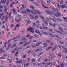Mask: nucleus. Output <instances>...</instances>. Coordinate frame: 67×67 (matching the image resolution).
<instances>
[{"mask_svg": "<svg viewBox=\"0 0 67 67\" xmlns=\"http://www.w3.org/2000/svg\"><path fill=\"white\" fill-rule=\"evenodd\" d=\"M33 27H30L29 29L27 28V31H30V32H31L32 34L34 33V29H33Z\"/></svg>", "mask_w": 67, "mask_h": 67, "instance_id": "nucleus-1", "label": "nucleus"}, {"mask_svg": "<svg viewBox=\"0 0 67 67\" xmlns=\"http://www.w3.org/2000/svg\"><path fill=\"white\" fill-rule=\"evenodd\" d=\"M46 12L47 14H51V15H52L53 14L54 15L56 16H56V15L55 14L54 12H52V13H51V12H50V11H49V10L48 9L46 10Z\"/></svg>", "mask_w": 67, "mask_h": 67, "instance_id": "nucleus-2", "label": "nucleus"}, {"mask_svg": "<svg viewBox=\"0 0 67 67\" xmlns=\"http://www.w3.org/2000/svg\"><path fill=\"white\" fill-rule=\"evenodd\" d=\"M26 11V12H23L22 11V10L21 11V12H22L23 13H25V14H26V15L28 14V13L26 12H28V13H30V12H31V10L29 9H27Z\"/></svg>", "mask_w": 67, "mask_h": 67, "instance_id": "nucleus-3", "label": "nucleus"}, {"mask_svg": "<svg viewBox=\"0 0 67 67\" xmlns=\"http://www.w3.org/2000/svg\"><path fill=\"white\" fill-rule=\"evenodd\" d=\"M57 5L58 8H59V7H61L62 8L64 9L66 7V5H62V6H61V5H59V4H58V3H57Z\"/></svg>", "mask_w": 67, "mask_h": 67, "instance_id": "nucleus-4", "label": "nucleus"}, {"mask_svg": "<svg viewBox=\"0 0 67 67\" xmlns=\"http://www.w3.org/2000/svg\"><path fill=\"white\" fill-rule=\"evenodd\" d=\"M49 19L50 18V19L47 18H46V19L47 21H48V22H51V20H53V19L52 18H51L50 17H49Z\"/></svg>", "mask_w": 67, "mask_h": 67, "instance_id": "nucleus-5", "label": "nucleus"}, {"mask_svg": "<svg viewBox=\"0 0 67 67\" xmlns=\"http://www.w3.org/2000/svg\"><path fill=\"white\" fill-rule=\"evenodd\" d=\"M35 14H39L40 15L41 14V13L40 12V11L37 10H36L35 11Z\"/></svg>", "mask_w": 67, "mask_h": 67, "instance_id": "nucleus-6", "label": "nucleus"}, {"mask_svg": "<svg viewBox=\"0 0 67 67\" xmlns=\"http://www.w3.org/2000/svg\"><path fill=\"white\" fill-rule=\"evenodd\" d=\"M40 1H41V2L42 3V5L43 7L44 8H47V7L46 8L45 7V4H44V3L43 2V0H40Z\"/></svg>", "mask_w": 67, "mask_h": 67, "instance_id": "nucleus-7", "label": "nucleus"}, {"mask_svg": "<svg viewBox=\"0 0 67 67\" xmlns=\"http://www.w3.org/2000/svg\"><path fill=\"white\" fill-rule=\"evenodd\" d=\"M7 55L5 54H4V56H3L2 58L3 59H5V58H7Z\"/></svg>", "mask_w": 67, "mask_h": 67, "instance_id": "nucleus-8", "label": "nucleus"}, {"mask_svg": "<svg viewBox=\"0 0 67 67\" xmlns=\"http://www.w3.org/2000/svg\"><path fill=\"white\" fill-rule=\"evenodd\" d=\"M42 45L43 46V47H45L46 46H48L47 44L45 42L43 43Z\"/></svg>", "mask_w": 67, "mask_h": 67, "instance_id": "nucleus-9", "label": "nucleus"}, {"mask_svg": "<svg viewBox=\"0 0 67 67\" xmlns=\"http://www.w3.org/2000/svg\"><path fill=\"white\" fill-rule=\"evenodd\" d=\"M20 61H18V62L17 61H16V63H17V64H18V63H20L21 64H22V60L21 59L20 60Z\"/></svg>", "mask_w": 67, "mask_h": 67, "instance_id": "nucleus-10", "label": "nucleus"}, {"mask_svg": "<svg viewBox=\"0 0 67 67\" xmlns=\"http://www.w3.org/2000/svg\"><path fill=\"white\" fill-rule=\"evenodd\" d=\"M41 44V42H39L37 44H36V46H39V45H40Z\"/></svg>", "mask_w": 67, "mask_h": 67, "instance_id": "nucleus-11", "label": "nucleus"}, {"mask_svg": "<svg viewBox=\"0 0 67 67\" xmlns=\"http://www.w3.org/2000/svg\"><path fill=\"white\" fill-rule=\"evenodd\" d=\"M33 3L34 4L36 5L37 6V7H40V5H38L37 4H36V2H33Z\"/></svg>", "mask_w": 67, "mask_h": 67, "instance_id": "nucleus-12", "label": "nucleus"}, {"mask_svg": "<svg viewBox=\"0 0 67 67\" xmlns=\"http://www.w3.org/2000/svg\"><path fill=\"white\" fill-rule=\"evenodd\" d=\"M9 2H10V1H9V0H8L7 1L6 4V5L7 6H8L9 3Z\"/></svg>", "mask_w": 67, "mask_h": 67, "instance_id": "nucleus-13", "label": "nucleus"}, {"mask_svg": "<svg viewBox=\"0 0 67 67\" xmlns=\"http://www.w3.org/2000/svg\"><path fill=\"white\" fill-rule=\"evenodd\" d=\"M34 36H35V37H39V36H38L36 34H34Z\"/></svg>", "mask_w": 67, "mask_h": 67, "instance_id": "nucleus-14", "label": "nucleus"}, {"mask_svg": "<svg viewBox=\"0 0 67 67\" xmlns=\"http://www.w3.org/2000/svg\"><path fill=\"white\" fill-rule=\"evenodd\" d=\"M11 11L13 12V13H15V12L16 11L14 9H11Z\"/></svg>", "mask_w": 67, "mask_h": 67, "instance_id": "nucleus-15", "label": "nucleus"}, {"mask_svg": "<svg viewBox=\"0 0 67 67\" xmlns=\"http://www.w3.org/2000/svg\"><path fill=\"white\" fill-rule=\"evenodd\" d=\"M35 32L36 33H37V34H39L40 33L39 31H38V30H35Z\"/></svg>", "mask_w": 67, "mask_h": 67, "instance_id": "nucleus-16", "label": "nucleus"}, {"mask_svg": "<svg viewBox=\"0 0 67 67\" xmlns=\"http://www.w3.org/2000/svg\"><path fill=\"white\" fill-rule=\"evenodd\" d=\"M31 23V21H30L27 20V23H26V24L28 25L29 23Z\"/></svg>", "mask_w": 67, "mask_h": 67, "instance_id": "nucleus-17", "label": "nucleus"}, {"mask_svg": "<svg viewBox=\"0 0 67 67\" xmlns=\"http://www.w3.org/2000/svg\"><path fill=\"white\" fill-rule=\"evenodd\" d=\"M26 45H28V43H27L24 44V45L23 46L24 47H25V46Z\"/></svg>", "mask_w": 67, "mask_h": 67, "instance_id": "nucleus-18", "label": "nucleus"}, {"mask_svg": "<svg viewBox=\"0 0 67 67\" xmlns=\"http://www.w3.org/2000/svg\"><path fill=\"white\" fill-rule=\"evenodd\" d=\"M48 34L49 35H51L52 37H54V36L52 34H51L49 32L48 33Z\"/></svg>", "mask_w": 67, "mask_h": 67, "instance_id": "nucleus-19", "label": "nucleus"}, {"mask_svg": "<svg viewBox=\"0 0 67 67\" xmlns=\"http://www.w3.org/2000/svg\"><path fill=\"white\" fill-rule=\"evenodd\" d=\"M27 36H26V37H27V38H28V37H30V35L29 34L27 33Z\"/></svg>", "mask_w": 67, "mask_h": 67, "instance_id": "nucleus-20", "label": "nucleus"}, {"mask_svg": "<svg viewBox=\"0 0 67 67\" xmlns=\"http://www.w3.org/2000/svg\"><path fill=\"white\" fill-rule=\"evenodd\" d=\"M31 12V13H32V14H35V13H34V12L33 11L31 10H30V12Z\"/></svg>", "mask_w": 67, "mask_h": 67, "instance_id": "nucleus-21", "label": "nucleus"}, {"mask_svg": "<svg viewBox=\"0 0 67 67\" xmlns=\"http://www.w3.org/2000/svg\"><path fill=\"white\" fill-rule=\"evenodd\" d=\"M49 31H50V32L51 33H55L54 32H52L53 31L51 29H50L49 30Z\"/></svg>", "mask_w": 67, "mask_h": 67, "instance_id": "nucleus-22", "label": "nucleus"}, {"mask_svg": "<svg viewBox=\"0 0 67 67\" xmlns=\"http://www.w3.org/2000/svg\"><path fill=\"white\" fill-rule=\"evenodd\" d=\"M40 17L42 18V19H43V20L44 21H45V20H44V18H43V17H42V16H40Z\"/></svg>", "mask_w": 67, "mask_h": 67, "instance_id": "nucleus-23", "label": "nucleus"}, {"mask_svg": "<svg viewBox=\"0 0 67 67\" xmlns=\"http://www.w3.org/2000/svg\"><path fill=\"white\" fill-rule=\"evenodd\" d=\"M59 30H61L62 31H63V29L60 27L59 28Z\"/></svg>", "mask_w": 67, "mask_h": 67, "instance_id": "nucleus-24", "label": "nucleus"}, {"mask_svg": "<svg viewBox=\"0 0 67 67\" xmlns=\"http://www.w3.org/2000/svg\"><path fill=\"white\" fill-rule=\"evenodd\" d=\"M46 42L47 43H49L51 42V41L49 40H47L46 41Z\"/></svg>", "mask_w": 67, "mask_h": 67, "instance_id": "nucleus-25", "label": "nucleus"}, {"mask_svg": "<svg viewBox=\"0 0 67 67\" xmlns=\"http://www.w3.org/2000/svg\"><path fill=\"white\" fill-rule=\"evenodd\" d=\"M13 4L11 3L10 5V7L12 8V7H13Z\"/></svg>", "mask_w": 67, "mask_h": 67, "instance_id": "nucleus-26", "label": "nucleus"}, {"mask_svg": "<svg viewBox=\"0 0 67 67\" xmlns=\"http://www.w3.org/2000/svg\"><path fill=\"white\" fill-rule=\"evenodd\" d=\"M30 47H31V46H28L26 48H25V49H28V48H30Z\"/></svg>", "mask_w": 67, "mask_h": 67, "instance_id": "nucleus-27", "label": "nucleus"}, {"mask_svg": "<svg viewBox=\"0 0 67 67\" xmlns=\"http://www.w3.org/2000/svg\"><path fill=\"white\" fill-rule=\"evenodd\" d=\"M54 35L56 37H58V38H59V39H61V38L59 37L57 35Z\"/></svg>", "mask_w": 67, "mask_h": 67, "instance_id": "nucleus-28", "label": "nucleus"}, {"mask_svg": "<svg viewBox=\"0 0 67 67\" xmlns=\"http://www.w3.org/2000/svg\"><path fill=\"white\" fill-rule=\"evenodd\" d=\"M34 38V37L33 36H30V37L29 38V39H32V38Z\"/></svg>", "mask_w": 67, "mask_h": 67, "instance_id": "nucleus-29", "label": "nucleus"}, {"mask_svg": "<svg viewBox=\"0 0 67 67\" xmlns=\"http://www.w3.org/2000/svg\"><path fill=\"white\" fill-rule=\"evenodd\" d=\"M30 8H31V9H34V8L33 7L32 5L30 6Z\"/></svg>", "mask_w": 67, "mask_h": 67, "instance_id": "nucleus-30", "label": "nucleus"}, {"mask_svg": "<svg viewBox=\"0 0 67 67\" xmlns=\"http://www.w3.org/2000/svg\"><path fill=\"white\" fill-rule=\"evenodd\" d=\"M43 28H44V29H45V30H47V29H48V28L46 27H45L44 26H43Z\"/></svg>", "mask_w": 67, "mask_h": 67, "instance_id": "nucleus-31", "label": "nucleus"}, {"mask_svg": "<svg viewBox=\"0 0 67 67\" xmlns=\"http://www.w3.org/2000/svg\"><path fill=\"white\" fill-rule=\"evenodd\" d=\"M21 6L23 7V8H26L25 6H24V5H21Z\"/></svg>", "mask_w": 67, "mask_h": 67, "instance_id": "nucleus-32", "label": "nucleus"}, {"mask_svg": "<svg viewBox=\"0 0 67 67\" xmlns=\"http://www.w3.org/2000/svg\"><path fill=\"white\" fill-rule=\"evenodd\" d=\"M35 19H37L38 18V16L37 15L35 16Z\"/></svg>", "mask_w": 67, "mask_h": 67, "instance_id": "nucleus-33", "label": "nucleus"}, {"mask_svg": "<svg viewBox=\"0 0 67 67\" xmlns=\"http://www.w3.org/2000/svg\"><path fill=\"white\" fill-rule=\"evenodd\" d=\"M58 47L60 48V51H61L62 50V48H61V47L60 46H58Z\"/></svg>", "mask_w": 67, "mask_h": 67, "instance_id": "nucleus-34", "label": "nucleus"}, {"mask_svg": "<svg viewBox=\"0 0 67 67\" xmlns=\"http://www.w3.org/2000/svg\"><path fill=\"white\" fill-rule=\"evenodd\" d=\"M17 38V37H14L12 39V40H15Z\"/></svg>", "mask_w": 67, "mask_h": 67, "instance_id": "nucleus-35", "label": "nucleus"}, {"mask_svg": "<svg viewBox=\"0 0 67 67\" xmlns=\"http://www.w3.org/2000/svg\"><path fill=\"white\" fill-rule=\"evenodd\" d=\"M7 0H3V2H4V4H5V2H6V1Z\"/></svg>", "mask_w": 67, "mask_h": 67, "instance_id": "nucleus-36", "label": "nucleus"}, {"mask_svg": "<svg viewBox=\"0 0 67 67\" xmlns=\"http://www.w3.org/2000/svg\"><path fill=\"white\" fill-rule=\"evenodd\" d=\"M19 26H20L19 25L17 24L16 25V27H19Z\"/></svg>", "mask_w": 67, "mask_h": 67, "instance_id": "nucleus-37", "label": "nucleus"}, {"mask_svg": "<svg viewBox=\"0 0 67 67\" xmlns=\"http://www.w3.org/2000/svg\"><path fill=\"white\" fill-rule=\"evenodd\" d=\"M57 63L58 64H59L60 63V61L59 60H58L57 61Z\"/></svg>", "mask_w": 67, "mask_h": 67, "instance_id": "nucleus-38", "label": "nucleus"}, {"mask_svg": "<svg viewBox=\"0 0 67 67\" xmlns=\"http://www.w3.org/2000/svg\"><path fill=\"white\" fill-rule=\"evenodd\" d=\"M58 56H59V57H61V55H60V54L59 53H58Z\"/></svg>", "mask_w": 67, "mask_h": 67, "instance_id": "nucleus-39", "label": "nucleus"}, {"mask_svg": "<svg viewBox=\"0 0 67 67\" xmlns=\"http://www.w3.org/2000/svg\"><path fill=\"white\" fill-rule=\"evenodd\" d=\"M51 63L49 62L47 63V65L48 66L49 65H51Z\"/></svg>", "mask_w": 67, "mask_h": 67, "instance_id": "nucleus-40", "label": "nucleus"}, {"mask_svg": "<svg viewBox=\"0 0 67 67\" xmlns=\"http://www.w3.org/2000/svg\"><path fill=\"white\" fill-rule=\"evenodd\" d=\"M57 32H58V33H60V34H62V32H61L58 31V30H57Z\"/></svg>", "mask_w": 67, "mask_h": 67, "instance_id": "nucleus-41", "label": "nucleus"}, {"mask_svg": "<svg viewBox=\"0 0 67 67\" xmlns=\"http://www.w3.org/2000/svg\"><path fill=\"white\" fill-rule=\"evenodd\" d=\"M23 58H26V55H24L23 56Z\"/></svg>", "mask_w": 67, "mask_h": 67, "instance_id": "nucleus-42", "label": "nucleus"}, {"mask_svg": "<svg viewBox=\"0 0 67 67\" xmlns=\"http://www.w3.org/2000/svg\"><path fill=\"white\" fill-rule=\"evenodd\" d=\"M63 18L64 19V21H67V20H66V18L65 17H63Z\"/></svg>", "mask_w": 67, "mask_h": 67, "instance_id": "nucleus-43", "label": "nucleus"}, {"mask_svg": "<svg viewBox=\"0 0 67 67\" xmlns=\"http://www.w3.org/2000/svg\"><path fill=\"white\" fill-rule=\"evenodd\" d=\"M39 28L41 30H44V29L43 28L41 27H40Z\"/></svg>", "mask_w": 67, "mask_h": 67, "instance_id": "nucleus-44", "label": "nucleus"}, {"mask_svg": "<svg viewBox=\"0 0 67 67\" xmlns=\"http://www.w3.org/2000/svg\"><path fill=\"white\" fill-rule=\"evenodd\" d=\"M38 66H40L41 65V63H39L38 64Z\"/></svg>", "mask_w": 67, "mask_h": 67, "instance_id": "nucleus-45", "label": "nucleus"}, {"mask_svg": "<svg viewBox=\"0 0 67 67\" xmlns=\"http://www.w3.org/2000/svg\"><path fill=\"white\" fill-rule=\"evenodd\" d=\"M33 25H34V26L35 27V26L36 25H35V23H33Z\"/></svg>", "mask_w": 67, "mask_h": 67, "instance_id": "nucleus-46", "label": "nucleus"}, {"mask_svg": "<svg viewBox=\"0 0 67 67\" xmlns=\"http://www.w3.org/2000/svg\"><path fill=\"white\" fill-rule=\"evenodd\" d=\"M52 48V47H50L47 48V49H51V48Z\"/></svg>", "mask_w": 67, "mask_h": 67, "instance_id": "nucleus-47", "label": "nucleus"}, {"mask_svg": "<svg viewBox=\"0 0 67 67\" xmlns=\"http://www.w3.org/2000/svg\"><path fill=\"white\" fill-rule=\"evenodd\" d=\"M18 16L19 18H21V15H18Z\"/></svg>", "mask_w": 67, "mask_h": 67, "instance_id": "nucleus-48", "label": "nucleus"}, {"mask_svg": "<svg viewBox=\"0 0 67 67\" xmlns=\"http://www.w3.org/2000/svg\"><path fill=\"white\" fill-rule=\"evenodd\" d=\"M2 52H3V50H1V52H0V54H1Z\"/></svg>", "mask_w": 67, "mask_h": 67, "instance_id": "nucleus-49", "label": "nucleus"}, {"mask_svg": "<svg viewBox=\"0 0 67 67\" xmlns=\"http://www.w3.org/2000/svg\"><path fill=\"white\" fill-rule=\"evenodd\" d=\"M12 62V60H11V59L9 61V62L10 63H11V62Z\"/></svg>", "mask_w": 67, "mask_h": 67, "instance_id": "nucleus-50", "label": "nucleus"}, {"mask_svg": "<svg viewBox=\"0 0 67 67\" xmlns=\"http://www.w3.org/2000/svg\"><path fill=\"white\" fill-rule=\"evenodd\" d=\"M7 46L5 44L4 46L3 47V48H6V46Z\"/></svg>", "mask_w": 67, "mask_h": 67, "instance_id": "nucleus-51", "label": "nucleus"}, {"mask_svg": "<svg viewBox=\"0 0 67 67\" xmlns=\"http://www.w3.org/2000/svg\"><path fill=\"white\" fill-rule=\"evenodd\" d=\"M49 25H51V26H53V24L51 23H49Z\"/></svg>", "mask_w": 67, "mask_h": 67, "instance_id": "nucleus-52", "label": "nucleus"}, {"mask_svg": "<svg viewBox=\"0 0 67 67\" xmlns=\"http://www.w3.org/2000/svg\"><path fill=\"white\" fill-rule=\"evenodd\" d=\"M34 61H35V59H33L32 60V62H34Z\"/></svg>", "mask_w": 67, "mask_h": 67, "instance_id": "nucleus-53", "label": "nucleus"}, {"mask_svg": "<svg viewBox=\"0 0 67 67\" xmlns=\"http://www.w3.org/2000/svg\"><path fill=\"white\" fill-rule=\"evenodd\" d=\"M17 22H20L21 21V20L19 19L17 20V21H16Z\"/></svg>", "mask_w": 67, "mask_h": 67, "instance_id": "nucleus-54", "label": "nucleus"}, {"mask_svg": "<svg viewBox=\"0 0 67 67\" xmlns=\"http://www.w3.org/2000/svg\"><path fill=\"white\" fill-rule=\"evenodd\" d=\"M61 2H60V3H61L62 4H63V0H61Z\"/></svg>", "mask_w": 67, "mask_h": 67, "instance_id": "nucleus-55", "label": "nucleus"}, {"mask_svg": "<svg viewBox=\"0 0 67 67\" xmlns=\"http://www.w3.org/2000/svg\"><path fill=\"white\" fill-rule=\"evenodd\" d=\"M29 63H27L26 64V65L27 66H29Z\"/></svg>", "mask_w": 67, "mask_h": 67, "instance_id": "nucleus-56", "label": "nucleus"}, {"mask_svg": "<svg viewBox=\"0 0 67 67\" xmlns=\"http://www.w3.org/2000/svg\"><path fill=\"white\" fill-rule=\"evenodd\" d=\"M55 64H56V62H54L53 63V66H54V65H55Z\"/></svg>", "mask_w": 67, "mask_h": 67, "instance_id": "nucleus-57", "label": "nucleus"}, {"mask_svg": "<svg viewBox=\"0 0 67 67\" xmlns=\"http://www.w3.org/2000/svg\"><path fill=\"white\" fill-rule=\"evenodd\" d=\"M44 23H46V24H47V25L48 24V23H47V22L46 21H45L44 22Z\"/></svg>", "mask_w": 67, "mask_h": 67, "instance_id": "nucleus-58", "label": "nucleus"}, {"mask_svg": "<svg viewBox=\"0 0 67 67\" xmlns=\"http://www.w3.org/2000/svg\"><path fill=\"white\" fill-rule=\"evenodd\" d=\"M58 20L60 21H62V20L58 18Z\"/></svg>", "mask_w": 67, "mask_h": 67, "instance_id": "nucleus-59", "label": "nucleus"}, {"mask_svg": "<svg viewBox=\"0 0 67 67\" xmlns=\"http://www.w3.org/2000/svg\"><path fill=\"white\" fill-rule=\"evenodd\" d=\"M11 26L12 27H13V25L12 24H11Z\"/></svg>", "mask_w": 67, "mask_h": 67, "instance_id": "nucleus-60", "label": "nucleus"}, {"mask_svg": "<svg viewBox=\"0 0 67 67\" xmlns=\"http://www.w3.org/2000/svg\"><path fill=\"white\" fill-rule=\"evenodd\" d=\"M36 22L37 24H39L40 23V22L38 21H36Z\"/></svg>", "mask_w": 67, "mask_h": 67, "instance_id": "nucleus-61", "label": "nucleus"}, {"mask_svg": "<svg viewBox=\"0 0 67 67\" xmlns=\"http://www.w3.org/2000/svg\"><path fill=\"white\" fill-rule=\"evenodd\" d=\"M15 52V51L14 50H13V51H12V54H13V53H14Z\"/></svg>", "mask_w": 67, "mask_h": 67, "instance_id": "nucleus-62", "label": "nucleus"}, {"mask_svg": "<svg viewBox=\"0 0 67 67\" xmlns=\"http://www.w3.org/2000/svg\"><path fill=\"white\" fill-rule=\"evenodd\" d=\"M47 3L48 4H49V3H50V1H47Z\"/></svg>", "mask_w": 67, "mask_h": 67, "instance_id": "nucleus-63", "label": "nucleus"}, {"mask_svg": "<svg viewBox=\"0 0 67 67\" xmlns=\"http://www.w3.org/2000/svg\"><path fill=\"white\" fill-rule=\"evenodd\" d=\"M55 25H56V24H55V23H54L53 25L54 27H55Z\"/></svg>", "mask_w": 67, "mask_h": 67, "instance_id": "nucleus-64", "label": "nucleus"}]
</instances>
